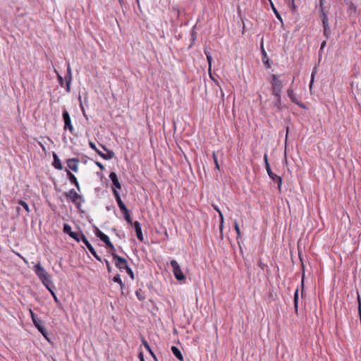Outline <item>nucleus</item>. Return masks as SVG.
Returning a JSON list of instances; mask_svg holds the SVG:
<instances>
[{
    "instance_id": "f257e3e1",
    "label": "nucleus",
    "mask_w": 361,
    "mask_h": 361,
    "mask_svg": "<svg viewBox=\"0 0 361 361\" xmlns=\"http://www.w3.org/2000/svg\"><path fill=\"white\" fill-rule=\"evenodd\" d=\"M63 195L73 203L79 211L81 209V203L85 201L82 195L78 194L74 189L64 192Z\"/></svg>"
},
{
    "instance_id": "f03ea898",
    "label": "nucleus",
    "mask_w": 361,
    "mask_h": 361,
    "mask_svg": "<svg viewBox=\"0 0 361 361\" xmlns=\"http://www.w3.org/2000/svg\"><path fill=\"white\" fill-rule=\"evenodd\" d=\"M30 316L32 318V321L35 325V326L37 329V330L42 334V336L48 340V333L46 328L43 326V322L37 317V316L34 313V312L30 309Z\"/></svg>"
},
{
    "instance_id": "7ed1b4c3",
    "label": "nucleus",
    "mask_w": 361,
    "mask_h": 361,
    "mask_svg": "<svg viewBox=\"0 0 361 361\" xmlns=\"http://www.w3.org/2000/svg\"><path fill=\"white\" fill-rule=\"evenodd\" d=\"M271 92L273 95H279L281 94L283 84L282 81L279 79V76L275 74H272L271 75Z\"/></svg>"
},
{
    "instance_id": "20e7f679",
    "label": "nucleus",
    "mask_w": 361,
    "mask_h": 361,
    "mask_svg": "<svg viewBox=\"0 0 361 361\" xmlns=\"http://www.w3.org/2000/svg\"><path fill=\"white\" fill-rule=\"evenodd\" d=\"M171 266L173 268V275L176 280H178V281H182L186 279L185 276L182 272L177 261H176L175 259H172L171 261Z\"/></svg>"
},
{
    "instance_id": "39448f33",
    "label": "nucleus",
    "mask_w": 361,
    "mask_h": 361,
    "mask_svg": "<svg viewBox=\"0 0 361 361\" xmlns=\"http://www.w3.org/2000/svg\"><path fill=\"white\" fill-rule=\"evenodd\" d=\"M80 235H81V238H80V241H82L87 247V248L88 249V250L90 251V252L94 256V257L99 261V262H102V259L101 258V257H99L97 252L95 251L94 248L93 247V246L90 244V243L89 242V240H87V238H86V236L84 235V233H82V231H80Z\"/></svg>"
},
{
    "instance_id": "423d86ee",
    "label": "nucleus",
    "mask_w": 361,
    "mask_h": 361,
    "mask_svg": "<svg viewBox=\"0 0 361 361\" xmlns=\"http://www.w3.org/2000/svg\"><path fill=\"white\" fill-rule=\"evenodd\" d=\"M111 255L113 257V260L114 262L115 266L120 270L122 271L128 265V261L123 258V257H121L118 255L115 252H111Z\"/></svg>"
},
{
    "instance_id": "0eeeda50",
    "label": "nucleus",
    "mask_w": 361,
    "mask_h": 361,
    "mask_svg": "<svg viewBox=\"0 0 361 361\" xmlns=\"http://www.w3.org/2000/svg\"><path fill=\"white\" fill-rule=\"evenodd\" d=\"M62 118L64 122L63 129L65 130H68L71 134H73L74 128L71 123L70 114L66 109H64L63 111Z\"/></svg>"
},
{
    "instance_id": "6e6552de",
    "label": "nucleus",
    "mask_w": 361,
    "mask_h": 361,
    "mask_svg": "<svg viewBox=\"0 0 361 361\" xmlns=\"http://www.w3.org/2000/svg\"><path fill=\"white\" fill-rule=\"evenodd\" d=\"M63 232L68 235L71 238L74 239L76 242H80V233L72 231L71 226L68 224H64L63 226Z\"/></svg>"
},
{
    "instance_id": "1a4fd4ad",
    "label": "nucleus",
    "mask_w": 361,
    "mask_h": 361,
    "mask_svg": "<svg viewBox=\"0 0 361 361\" xmlns=\"http://www.w3.org/2000/svg\"><path fill=\"white\" fill-rule=\"evenodd\" d=\"M329 8V6H324V0H319V17L322 19V24L329 23L327 17Z\"/></svg>"
},
{
    "instance_id": "9d476101",
    "label": "nucleus",
    "mask_w": 361,
    "mask_h": 361,
    "mask_svg": "<svg viewBox=\"0 0 361 361\" xmlns=\"http://www.w3.org/2000/svg\"><path fill=\"white\" fill-rule=\"evenodd\" d=\"M266 171L269 176V178L275 183H277V186H278V189L279 190V192H281V185H282V183H283V179L281 176L275 174L272 171H271V166H268L267 169H266Z\"/></svg>"
},
{
    "instance_id": "9b49d317",
    "label": "nucleus",
    "mask_w": 361,
    "mask_h": 361,
    "mask_svg": "<svg viewBox=\"0 0 361 361\" xmlns=\"http://www.w3.org/2000/svg\"><path fill=\"white\" fill-rule=\"evenodd\" d=\"M287 94L293 103L297 104L298 106H300V108H302L303 109H307V106L304 103H302V102L299 101L297 99L296 95L294 93L293 89H291V88L288 89Z\"/></svg>"
},
{
    "instance_id": "f8f14e48",
    "label": "nucleus",
    "mask_w": 361,
    "mask_h": 361,
    "mask_svg": "<svg viewBox=\"0 0 361 361\" xmlns=\"http://www.w3.org/2000/svg\"><path fill=\"white\" fill-rule=\"evenodd\" d=\"M298 257L301 263V268L302 271V280H301V297L303 298L304 296V279H305V264L303 262V257L302 255V249L300 247V246L298 247Z\"/></svg>"
},
{
    "instance_id": "ddd939ff",
    "label": "nucleus",
    "mask_w": 361,
    "mask_h": 361,
    "mask_svg": "<svg viewBox=\"0 0 361 361\" xmlns=\"http://www.w3.org/2000/svg\"><path fill=\"white\" fill-rule=\"evenodd\" d=\"M132 226L133 227V228H134V230L135 231L136 236H137V239L140 242H143L144 237H143V234H142L140 223L139 221H134V223L132 225Z\"/></svg>"
},
{
    "instance_id": "4468645a",
    "label": "nucleus",
    "mask_w": 361,
    "mask_h": 361,
    "mask_svg": "<svg viewBox=\"0 0 361 361\" xmlns=\"http://www.w3.org/2000/svg\"><path fill=\"white\" fill-rule=\"evenodd\" d=\"M260 51H261V53H262V62L264 65V66L267 68H271V63H270V61H269V59L267 56V54L264 48V45H263V40L262 39V42H261V44H260Z\"/></svg>"
},
{
    "instance_id": "2eb2a0df",
    "label": "nucleus",
    "mask_w": 361,
    "mask_h": 361,
    "mask_svg": "<svg viewBox=\"0 0 361 361\" xmlns=\"http://www.w3.org/2000/svg\"><path fill=\"white\" fill-rule=\"evenodd\" d=\"M65 80H66V91L67 92H71V83L72 80V71L70 66V64H68L67 67V75L65 76Z\"/></svg>"
},
{
    "instance_id": "dca6fc26",
    "label": "nucleus",
    "mask_w": 361,
    "mask_h": 361,
    "mask_svg": "<svg viewBox=\"0 0 361 361\" xmlns=\"http://www.w3.org/2000/svg\"><path fill=\"white\" fill-rule=\"evenodd\" d=\"M79 159L78 158H71L68 159L66 161L67 166L68 169L72 170L74 172H77L78 171V163Z\"/></svg>"
},
{
    "instance_id": "f3484780",
    "label": "nucleus",
    "mask_w": 361,
    "mask_h": 361,
    "mask_svg": "<svg viewBox=\"0 0 361 361\" xmlns=\"http://www.w3.org/2000/svg\"><path fill=\"white\" fill-rule=\"evenodd\" d=\"M109 178L112 181V188H115L116 190L121 189V184L119 182L117 174L112 171L109 174Z\"/></svg>"
},
{
    "instance_id": "a211bd4d",
    "label": "nucleus",
    "mask_w": 361,
    "mask_h": 361,
    "mask_svg": "<svg viewBox=\"0 0 361 361\" xmlns=\"http://www.w3.org/2000/svg\"><path fill=\"white\" fill-rule=\"evenodd\" d=\"M66 175H67V178L69 180V181L73 184L74 185L77 190L78 191L80 190V184H79V182L78 181V179L77 178L75 177V176L68 169H66Z\"/></svg>"
},
{
    "instance_id": "6ab92c4d",
    "label": "nucleus",
    "mask_w": 361,
    "mask_h": 361,
    "mask_svg": "<svg viewBox=\"0 0 361 361\" xmlns=\"http://www.w3.org/2000/svg\"><path fill=\"white\" fill-rule=\"evenodd\" d=\"M39 279L43 285L47 288V289H49V288H51L54 286L51 279V276L49 274H47L46 275L40 277Z\"/></svg>"
},
{
    "instance_id": "aec40b11",
    "label": "nucleus",
    "mask_w": 361,
    "mask_h": 361,
    "mask_svg": "<svg viewBox=\"0 0 361 361\" xmlns=\"http://www.w3.org/2000/svg\"><path fill=\"white\" fill-rule=\"evenodd\" d=\"M93 229L95 235L103 243L106 242L109 239V238L103 232H102L96 226H93Z\"/></svg>"
},
{
    "instance_id": "412c9836",
    "label": "nucleus",
    "mask_w": 361,
    "mask_h": 361,
    "mask_svg": "<svg viewBox=\"0 0 361 361\" xmlns=\"http://www.w3.org/2000/svg\"><path fill=\"white\" fill-rule=\"evenodd\" d=\"M34 271L39 279L48 274V272L42 267L40 263L35 265Z\"/></svg>"
},
{
    "instance_id": "4be33fe9",
    "label": "nucleus",
    "mask_w": 361,
    "mask_h": 361,
    "mask_svg": "<svg viewBox=\"0 0 361 361\" xmlns=\"http://www.w3.org/2000/svg\"><path fill=\"white\" fill-rule=\"evenodd\" d=\"M53 166L57 169V170H62L63 166L62 165V163L59 157V156L56 154V153L53 152Z\"/></svg>"
},
{
    "instance_id": "5701e85b",
    "label": "nucleus",
    "mask_w": 361,
    "mask_h": 361,
    "mask_svg": "<svg viewBox=\"0 0 361 361\" xmlns=\"http://www.w3.org/2000/svg\"><path fill=\"white\" fill-rule=\"evenodd\" d=\"M142 343L145 346V349L149 352L150 355L153 357L154 361H158L157 357L154 353L152 351V348H150L149 343L145 338H142Z\"/></svg>"
},
{
    "instance_id": "b1692460",
    "label": "nucleus",
    "mask_w": 361,
    "mask_h": 361,
    "mask_svg": "<svg viewBox=\"0 0 361 361\" xmlns=\"http://www.w3.org/2000/svg\"><path fill=\"white\" fill-rule=\"evenodd\" d=\"M106 152V154L103 153L102 152L99 153V156L102 158H103L104 159L109 160V159H113L115 157V153L112 150L109 149Z\"/></svg>"
},
{
    "instance_id": "393cba45",
    "label": "nucleus",
    "mask_w": 361,
    "mask_h": 361,
    "mask_svg": "<svg viewBox=\"0 0 361 361\" xmlns=\"http://www.w3.org/2000/svg\"><path fill=\"white\" fill-rule=\"evenodd\" d=\"M171 352L178 360H179L180 361L183 360V356L178 347L172 346Z\"/></svg>"
},
{
    "instance_id": "a878e982",
    "label": "nucleus",
    "mask_w": 361,
    "mask_h": 361,
    "mask_svg": "<svg viewBox=\"0 0 361 361\" xmlns=\"http://www.w3.org/2000/svg\"><path fill=\"white\" fill-rule=\"evenodd\" d=\"M113 281L119 284L120 289H121V295H124L123 288L125 287V284H124V283H123V281H122V280L121 279V276H120V275L118 274H117L116 275H115L114 276Z\"/></svg>"
},
{
    "instance_id": "bb28decb",
    "label": "nucleus",
    "mask_w": 361,
    "mask_h": 361,
    "mask_svg": "<svg viewBox=\"0 0 361 361\" xmlns=\"http://www.w3.org/2000/svg\"><path fill=\"white\" fill-rule=\"evenodd\" d=\"M298 302H299V295H298V288L295 290L293 295V303H294V310L296 314H298Z\"/></svg>"
},
{
    "instance_id": "cd10ccee",
    "label": "nucleus",
    "mask_w": 361,
    "mask_h": 361,
    "mask_svg": "<svg viewBox=\"0 0 361 361\" xmlns=\"http://www.w3.org/2000/svg\"><path fill=\"white\" fill-rule=\"evenodd\" d=\"M322 25L324 27L323 35L326 38V39H329L331 35L329 23L322 24Z\"/></svg>"
},
{
    "instance_id": "c85d7f7f",
    "label": "nucleus",
    "mask_w": 361,
    "mask_h": 361,
    "mask_svg": "<svg viewBox=\"0 0 361 361\" xmlns=\"http://www.w3.org/2000/svg\"><path fill=\"white\" fill-rule=\"evenodd\" d=\"M276 97V101L274 102V106L276 108L277 111H281L283 106L281 104V94L279 95H274Z\"/></svg>"
},
{
    "instance_id": "c756f323",
    "label": "nucleus",
    "mask_w": 361,
    "mask_h": 361,
    "mask_svg": "<svg viewBox=\"0 0 361 361\" xmlns=\"http://www.w3.org/2000/svg\"><path fill=\"white\" fill-rule=\"evenodd\" d=\"M112 192L118 204V206L123 204L124 202L122 201L118 191L115 188H112Z\"/></svg>"
},
{
    "instance_id": "7c9ffc66",
    "label": "nucleus",
    "mask_w": 361,
    "mask_h": 361,
    "mask_svg": "<svg viewBox=\"0 0 361 361\" xmlns=\"http://www.w3.org/2000/svg\"><path fill=\"white\" fill-rule=\"evenodd\" d=\"M135 295L140 301H144L146 298V296L141 288H139L135 291Z\"/></svg>"
},
{
    "instance_id": "2f4dec72",
    "label": "nucleus",
    "mask_w": 361,
    "mask_h": 361,
    "mask_svg": "<svg viewBox=\"0 0 361 361\" xmlns=\"http://www.w3.org/2000/svg\"><path fill=\"white\" fill-rule=\"evenodd\" d=\"M204 54L206 55V57H207V62H208V65H209V71H210V70L212 69V56L210 54V52L207 50H204Z\"/></svg>"
},
{
    "instance_id": "473e14b6",
    "label": "nucleus",
    "mask_w": 361,
    "mask_h": 361,
    "mask_svg": "<svg viewBox=\"0 0 361 361\" xmlns=\"http://www.w3.org/2000/svg\"><path fill=\"white\" fill-rule=\"evenodd\" d=\"M54 289H55V286H52L51 288H49V289H47V290H48L49 291V293H51V296L53 297V298H54V300L55 302H56V304H58V305H61V302H60L59 300L58 299V298H57V296H56V293H55V292H54Z\"/></svg>"
},
{
    "instance_id": "72a5a7b5",
    "label": "nucleus",
    "mask_w": 361,
    "mask_h": 361,
    "mask_svg": "<svg viewBox=\"0 0 361 361\" xmlns=\"http://www.w3.org/2000/svg\"><path fill=\"white\" fill-rule=\"evenodd\" d=\"M219 215L220 217V225H219L220 238H221V239H223L224 216H223L222 212H220V214Z\"/></svg>"
},
{
    "instance_id": "f704fd0d",
    "label": "nucleus",
    "mask_w": 361,
    "mask_h": 361,
    "mask_svg": "<svg viewBox=\"0 0 361 361\" xmlns=\"http://www.w3.org/2000/svg\"><path fill=\"white\" fill-rule=\"evenodd\" d=\"M123 214V217H124L125 220L126 221V222L128 223V224H130V226H132L133 224L134 221H133V220H132L130 212L129 211Z\"/></svg>"
},
{
    "instance_id": "c9c22d12",
    "label": "nucleus",
    "mask_w": 361,
    "mask_h": 361,
    "mask_svg": "<svg viewBox=\"0 0 361 361\" xmlns=\"http://www.w3.org/2000/svg\"><path fill=\"white\" fill-rule=\"evenodd\" d=\"M171 13H173L174 17L177 19H179L180 15V11L179 10V8L177 6H173L171 7Z\"/></svg>"
},
{
    "instance_id": "e433bc0d",
    "label": "nucleus",
    "mask_w": 361,
    "mask_h": 361,
    "mask_svg": "<svg viewBox=\"0 0 361 361\" xmlns=\"http://www.w3.org/2000/svg\"><path fill=\"white\" fill-rule=\"evenodd\" d=\"M17 203L19 205L22 206L27 213H30V210L29 205L25 201H23L22 200H18Z\"/></svg>"
},
{
    "instance_id": "4c0bfd02",
    "label": "nucleus",
    "mask_w": 361,
    "mask_h": 361,
    "mask_svg": "<svg viewBox=\"0 0 361 361\" xmlns=\"http://www.w3.org/2000/svg\"><path fill=\"white\" fill-rule=\"evenodd\" d=\"M195 27H193V28L191 30V44L190 45V47H192V45L195 43L196 39H197V32L195 30Z\"/></svg>"
},
{
    "instance_id": "58836bf2",
    "label": "nucleus",
    "mask_w": 361,
    "mask_h": 361,
    "mask_svg": "<svg viewBox=\"0 0 361 361\" xmlns=\"http://www.w3.org/2000/svg\"><path fill=\"white\" fill-rule=\"evenodd\" d=\"M234 228L237 233L236 239H237V240H238V239L241 238V232H240V228H239L237 221H234Z\"/></svg>"
},
{
    "instance_id": "ea45409f",
    "label": "nucleus",
    "mask_w": 361,
    "mask_h": 361,
    "mask_svg": "<svg viewBox=\"0 0 361 361\" xmlns=\"http://www.w3.org/2000/svg\"><path fill=\"white\" fill-rule=\"evenodd\" d=\"M107 249L110 250L111 252H115V247L111 240L109 239L106 242L104 243Z\"/></svg>"
},
{
    "instance_id": "a19ab883",
    "label": "nucleus",
    "mask_w": 361,
    "mask_h": 361,
    "mask_svg": "<svg viewBox=\"0 0 361 361\" xmlns=\"http://www.w3.org/2000/svg\"><path fill=\"white\" fill-rule=\"evenodd\" d=\"M107 249L110 250L111 252H115V247L111 240L109 239L106 242L104 243Z\"/></svg>"
},
{
    "instance_id": "79ce46f5",
    "label": "nucleus",
    "mask_w": 361,
    "mask_h": 361,
    "mask_svg": "<svg viewBox=\"0 0 361 361\" xmlns=\"http://www.w3.org/2000/svg\"><path fill=\"white\" fill-rule=\"evenodd\" d=\"M107 249L110 250L111 252H115V247L111 240L109 239L106 242L104 243Z\"/></svg>"
},
{
    "instance_id": "37998d69",
    "label": "nucleus",
    "mask_w": 361,
    "mask_h": 361,
    "mask_svg": "<svg viewBox=\"0 0 361 361\" xmlns=\"http://www.w3.org/2000/svg\"><path fill=\"white\" fill-rule=\"evenodd\" d=\"M107 249L110 250L111 252H115V247L111 240L109 239L106 242L104 243Z\"/></svg>"
},
{
    "instance_id": "c03bdc74",
    "label": "nucleus",
    "mask_w": 361,
    "mask_h": 361,
    "mask_svg": "<svg viewBox=\"0 0 361 361\" xmlns=\"http://www.w3.org/2000/svg\"><path fill=\"white\" fill-rule=\"evenodd\" d=\"M107 249L110 250L111 252H115V247L111 240L109 239L106 242L104 243Z\"/></svg>"
},
{
    "instance_id": "a18cd8bd",
    "label": "nucleus",
    "mask_w": 361,
    "mask_h": 361,
    "mask_svg": "<svg viewBox=\"0 0 361 361\" xmlns=\"http://www.w3.org/2000/svg\"><path fill=\"white\" fill-rule=\"evenodd\" d=\"M317 73V68L314 67L313 71H312V73L311 74V80H310V90H311L312 87V85L314 83V77H315V75Z\"/></svg>"
},
{
    "instance_id": "49530a36",
    "label": "nucleus",
    "mask_w": 361,
    "mask_h": 361,
    "mask_svg": "<svg viewBox=\"0 0 361 361\" xmlns=\"http://www.w3.org/2000/svg\"><path fill=\"white\" fill-rule=\"evenodd\" d=\"M126 273L128 274V276L130 277L132 280L135 279L134 273L132 270V269L128 265L125 269Z\"/></svg>"
},
{
    "instance_id": "de8ad7c7",
    "label": "nucleus",
    "mask_w": 361,
    "mask_h": 361,
    "mask_svg": "<svg viewBox=\"0 0 361 361\" xmlns=\"http://www.w3.org/2000/svg\"><path fill=\"white\" fill-rule=\"evenodd\" d=\"M89 146H90V147L91 149H92L93 150H94V151L97 152V154L98 155H99V153H100V152H102V151H100V150L97 147L96 145H95L93 142H92V141H89Z\"/></svg>"
},
{
    "instance_id": "09e8293b",
    "label": "nucleus",
    "mask_w": 361,
    "mask_h": 361,
    "mask_svg": "<svg viewBox=\"0 0 361 361\" xmlns=\"http://www.w3.org/2000/svg\"><path fill=\"white\" fill-rule=\"evenodd\" d=\"M212 157H213V159H214V164H215V169L219 170L220 169V166H219V162H218V160H217V157H216V155L215 152H213Z\"/></svg>"
},
{
    "instance_id": "8fccbe9b",
    "label": "nucleus",
    "mask_w": 361,
    "mask_h": 361,
    "mask_svg": "<svg viewBox=\"0 0 361 361\" xmlns=\"http://www.w3.org/2000/svg\"><path fill=\"white\" fill-rule=\"evenodd\" d=\"M122 214H124V213H126L128 212H129V209L127 208V207L126 206L125 203H123V204L121 205H119L118 206Z\"/></svg>"
},
{
    "instance_id": "3c124183",
    "label": "nucleus",
    "mask_w": 361,
    "mask_h": 361,
    "mask_svg": "<svg viewBox=\"0 0 361 361\" xmlns=\"http://www.w3.org/2000/svg\"><path fill=\"white\" fill-rule=\"evenodd\" d=\"M57 78H58V81H59V85L61 87H63L65 78L63 79V77L61 75H60L59 73H57Z\"/></svg>"
},
{
    "instance_id": "603ef678",
    "label": "nucleus",
    "mask_w": 361,
    "mask_h": 361,
    "mask_svg": "<svg viewBox=\"0 0 361 361\" xmlns=\"http://www.w3.org/2000/svg\"><path fill=\"white\" fill-rule=\"evenodd\" d=\"M264 164H265V169H267L268 166H270V164H269V160H268V156H267V153H265L264 155Z\"/></svg>"
},
{
    "instance_id": "864d4df0",
    "label": "nucleus",
    "mask_w": 361,
    "mask_h": 361,
    "mask_svg": "<svg viewBox=\"0 0 361 361\" xmlns=\"http://www.w3.org/2000/svg\"><path fill=\"white\" fill-rule=\"evenodd\" d=\"M327 40L328 39H325L324 40L322 44H321V46H320V49H319V54L320 55L321 54V52L324 49V48L326 47V42H327Z\"/></svg>"
},
{
    "instance_id": "5fc2aeb1",
    "label": "nucleus",
    "mask_w": 361,
    "mask_h": 361,
    "mask_svg": "<svg viewBox=\"0 0 361 361\" xmlns=\"http://www.w3.org/2000/svg\"><path fill=\"white\" fill-rule=\"evenodd\" d=\"M104 262H105L106 266L107 271L109 273H111V267L110 265L109 262L107 259H104Z\"/></svg>"
},
{
    "instance_id": "6e6d98bb",
    "label": "nucleus",
    "mask_w": 361,
    "mask_h": 361,
    "mask_svg": "<svg viewBox=\"0 0 361 361\" xmlns=\"http://www.w3.org/2000/svg\"><path fill=\"white\" fill-rule=\"evenodd\" d=\"M289 4H290V7L291 11L293 13H294L296 11V6L295 4V1H290V2H289Z\"/></svg>"
},
{
    "instance_id": "4d7b16f0",
    "label": "nucleus",
    "mask_w": 361,
    "mask_h": 361,
    "mask_svg": "<svg viewBox=\"0 0 361 361\" xmlns=\"http://www.w3.org/2000/svg\"><path fill=\"white\" fill-rule=\"evenodd\" d=\"M78 100H79V102H80V106L81 111H82L83 115L85 116H86L85 113V109H84V107L82 106V101H81V96L80 95H79V97H78Z\"/></svg>"
},
{
    "instance_id": "13d9d810",
    "label": "nucleus",
    "mask_w": 361,
    "mask_h": 361,
    "mask_svg": "<svg viewBox=\"0 0 361 361\" xmlns=\"http://www.w3.org/2000/svg\"><path fill=\"white\" fill-rule=\"evenodd\" d=\"M273 10H274V13H275V15H276V18H277L279 20H280L281 21H282L281 16L280 13L277 11V10H276L275 8H273Z\"/></svg>"
},
{
    "instance_id": "bf43d9fd",
    "label": "nucleus",
    "mask_w": 361,
    "mask_h": 361,
    "mask_svg": "<svg viewBox=\"0 0 361 361\" xmlns=\"http://www.w3.org/2000/svg\"><path fill=\"white\" fill-rule=\"evenodd\" d=\"M138 358H139L140 361H145V357H144L143 353H142V351H140V352L138 353Z\"/></svg>"
},
{
    "instance_id": "052dcab7",
    "label": "nucleus",
    "mask_w": 361,
    "mask_h": 361,
    "mask_svg": "<svg viewBox=\"0 0 361 361\" xmlns=\"http://www.w3.org/2000/svg\"><path fill=\"white\" fill-rule=\"evenodd\" d=\"M258 266L262 269L264 270V268L267 267V265L264 263H262V262L261 260L259 261L258 262Z\"/></svg>"
},
{
    "instance_id": "680f3d73",
    "label": "nucleus",
    "mask_w": 361,
    "mask_h": 361,
    "mask_svg": "<svg viewBox=\"0 0 361 361\" xmlns=\"http://www.w3.org/2000/svg\"><path fill=\"white\" fill-rule=\"evenodd\" d=\"M95 164L101 170L104 169V165L102 163H100L99 161H95Z\"/></svg>"
},
{
    "instance_id": "e2e57ef3",
    "label": "nucleus",
    "mask_w": 361,
    "mask_h": 361,
    "mask_svg": "<svg viewBox=\"0 0 361 361\" xmlns=\"http://www.w3.org/2000/svg\"><path fill=\"white\" fill-rule=\"evenodd\" d=\"M212 207L219 213V214H220V212H221L220 209L216 205L212 204Z\"/></svg>"
},
{
    "instance_id": "0e129e2a",
    "label": "nucleus",
    "mask_w": 361,
    "mask_h": 361,
    "mask_svg": "<svg viewBox=\"0 0 361 361\" xmlns=\"http://www.w3.org/2000/svg\"><path fill=\"white\" fill-rule=\"evenodd\" d=\"M99 145L102 147V148L104 150V151H107L109 149L105 146V145H103L102 144H99Z\"/></svg>"
},
{
    "instance_id": "69168bd1",
    "label": "nucleus",
    "mask_w": 361,
    "mask_h": 361,
    "mask_svg": "<svg viewBox=\"0 0 361 361\" xmlns=\"http://www.w3.org/2000/svg\"><path fill=\"white\" fill-rule=\"evenodd\" d=\"M20 211H21L20 207H16V212H17L18 215H20Z\"/></svg>"
},
{
    "instance_id": "338daca9",
    "label": "nucleus",
    "mask_w": 361,
    "mask_h": 361,
    "mask_svg": "<svg viewBox=\"0 0 361 361\" xmlns=\"http://www.w3.org/2000/svg\"><path fill=\"white\" fill-rule=\"evenodd\" d=\"M209 76H210L211 79L216 82V80L213 78V75H212L211 71H209Z\"/></svg>"
},
{
    "instance_id": "774afa93",
    "label": "nucleus",
    "mask_w": 361,
    "mask_h": 361,
    "mask_svg": "<svg viewBox=\"0 0 361 361\" xmlns=\"http://www.w3.org/2000/svg\"><path fill=\"white\" fill-rule=\"evenodd\" d=\"M147 287L149 288L151 287H152V282H149V283H147Z\"/></svg>"
}]
</instances>
